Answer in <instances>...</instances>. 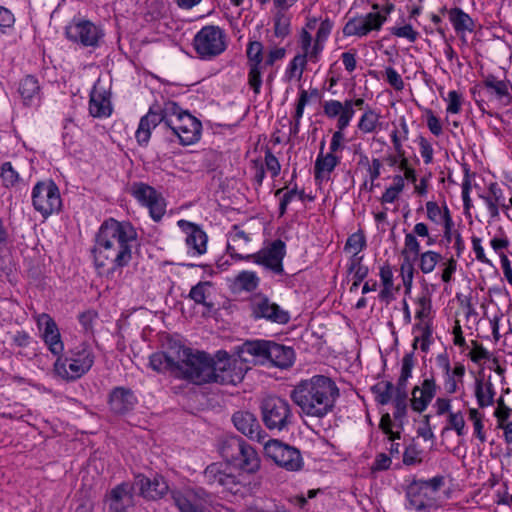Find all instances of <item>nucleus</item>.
Listing matches in <instances>:
<instances>
[{
  "label": "nucleus",
  "mask_w": 512,
  "mask_h": 512,
  "mask_svg": "<svg viewBox=\"0 0 512 512\" xmlns=\"http://www.w3.org/2000/svg\"><path fill=\"white\" fill-rule=\"evenodd\" d=\"M380 278L383 283V289L380 292V298L387 303L394 298L393 295V273L389 266H383L380 269Z\"/></svg>",
  "instance_id": "34"
},
{
  "label": "nucleus",
  "mask_w": 512,
  "mask_h": 512,
  "mask_svg": "<svg viewBox=\"0 0 512 512\" xmlns=\"http://www.w3.org/2000/svg\"><path fill=\"white\" fill-rule=\"evenodd\" d=\"M443 485V476H435L430 480H414L406 491L410 506L418 511L436 506L437 493Z\"/></svg>",
  "instance_id": "6"
},
{
  "label": "nucleus",
  "mask_w": 512,
  "mask_h": 512,
  "mask_svg": "<svg viewBox=\"0 0 512 512\" xmlns=\"http://www.w3.org/2000/svg\"><path fill=\"white\" fill-rule=\"evenodd\" d=\"M387 82L395 89L402 90L404 88V82L398 72L392 68L388 67L385 70Z\"/></svg>",
  "instance_id": "56"
},
{
  "label": "nucleus",
  "mask_w": 512,
  "mask_h": 512,
  "mask_svg": "<svg viewBox=\"0 0 512 512\" xmlns=\"http://www.w3.org/2000/svg\"><path fill=\"white\" fill-rule=\"evenodd\" d=\"M253 314L257 318H265L279 324H286L289 321V314L280 309L277 304L271 303L267 298H263L254 304Z\"/></svg>",
  "instance_id": "21"
},
{
  "label": "nucleus",
  "mask_w": 512,
  "mask_h": 512,
  "mask_svg": "<svg viewBox=\"0 0 512 512\" xmlns=\"http://www.w3.org/2000/svg\"><path fill=\"white\" fill-rule=\"evenodd\" d=\"M134 396L130 389L116 387L110 394L109 405L116 414H124L134 406Z\"/></svg>",
  "instance_id": "23"
},
{
  "label": "nucleus",
  "mask_w": 512,
  "mask_h": 512,
  "mask_svg": "<svg viewBox=\"0 0 512 512\" xmlns=\"http://www.w3.org/2000/svg\"><path fill=\"white\" fill-rule=\"evenodd\" d=\"M196 52L202 57H213L226 49L225 34L218 26H204L194 37Z\"/></svg>",
  "instance_id": "8"
},
{
  "label": "nucleus",
  "mask_w": 512,
  "mask_h": 512,
  "mask_svg": "<svg viewBox=\"0 0 512 512\" xmlns=\"http://www.w3.org/2000/svg\"><path fill=\"white\" fill-rule=\"evenodd\" d=\"M32 202L34 208L47 217L61 207L59 188L53 181L38 182L32 191Z\"/></svg>",
  "instance_id": "9"
},
{
  "label": "nucleus",
  "mask_w": 512,
  "mask_h": 512,
  "mask_svg": "<svg viewBox=\"0 0 512 512\" xmlns=\"http://www.w3.org/2000/svg\"><path fill=\"white\" fill-rule=\"evenodd\" d=\"M40 87L38 81L33 76H26L21 80L19 84V93L23 98L24 102L31 100L35 95L39 93Z\"/></svg>",
  "instance_id": "38"
},
{
  "label": "nucleus",
  "mask_w": 512,
  "mask_h": 512,
  "mask_svg": "<svg viewBox=\"0 0 512 512\" xmlns=\"http://www.w3.org/2000/svg\"><path fill=\"white\" fill-rule=\"evenodd\" d=\"M442 256L434 251H427L420 255V269L424 274L432 272Z\"/></svg>",
  "instance_id": "43"
},
{
  "label": "nucleus",
  "mask_w": 512,
  "mask_h": 512,
  "mask_svg": "<svg viewBox=\"0 0 512 512\" xmlns=\"http://www.w3.org/2000/svg\"><path fill=\"white\" fill-rule=\"evenodd\" d=\"M37 323L40 327L44 325L43 339L49 350L54 355H60L63 351V343L55 321L48 314L43 313L37 316Z\"/></svg>",
  "instance_id": "18"
},
{
  "label": "nucleus",
  "mask_w": 512,
  "mask_h": 512,
  "mask_svg": "<svg viewBox=\"0 0 512 512\" xmlns=\"http://www.w3.org/2000/svg\"><path fill=\"white\" fill-rule=\"evenodd\" d=\"M160 124L159 116L156 114L155 106L150 107L148 113L140 119L138 129L135 133L137 142L146 145L151 136V130Z\"/></svg>",
  "instance_id": "25"
},
{
  "label": "nucleus",
  "mask_w": 512,
  "mask_h": 512,
  "mask_svg": "<svg viewBox=\"0 0 512 512\" xmlns=\"http://www.w3.org/2000/svg\"><path fill=\"white\" fill-rule=\"evenodd\" d=\"M436 382L433 376L423 381L422 386L412 390L411 406L416 412L424 411L436 394Z\"/></svg>",
  "instance_id": "19"
},
{
  "label": "nucleus",
  "mask_w": 512,
  "mask_h": 512,
  "mask_svg": "<svg viewBox=\"0 0 512 512\" xmlns=\"http://www.w3.org/2000/svg\"><path fill=\"white\" fill-rule=\"evenodd\" d=\"M266 360L276 367L288 368L293 364L294 351L291 347L269 341L266 350Z\"/></svg>",
  "instance_id": "22"
},
{
  "label": "nucleus",
  "mask_w": 512,
  "mask_h": 512,
  "mask_svg": "<svg viewBox=\"0 0 512 512\" xmlns=\"http://www.w3.org/2000/svg\"><path fill=\"white\" fill-rule=\"evenodd\" d=\"M265 453L278 466L287 471H299L303 467L300 451L279 440H270L265 444Z\"/></svg>",
  "instance_id": "10"
},
{
  "label": "nucleus",
  "mask_w": 512,
  "mask_h": 512,
  "mask_svg": "<svg viewBox=\"0 0 512 512\" xmlns=\"http://www.w3.org/2000/svg\"><path fill=\"white\" fill-rule=\"evenodd\" d=\"M249 65L261 66L263 61V45L259 41H251L247 47Z\"/></svg>",
  "instance_id": "45"
},
{
  "label": "nucleus",
  "mask_w": 512,
  "mask_h": 512,
  "mask_svg": "<svg viewBox=\"0 0 512 512\" xmlns=\"http://www.w3.org/2000/svg\"><path fill=\"white\" fill-rule=\"evenodd\" d=\"M175 372L196 384L209 383L213 370L212 358L205 352L193 353L191 349L179 347L176 350Z\"/></svg>",
  "instance_id": "4"
},
{
  "label": "nucleus",
  "mask_w": 512,
  "mask_h": 512,
  "mask_svg": "<svg viewBox=\"0 0 512 512\" xmlns=\"http://www.w3.org/2000/svg\"><path fill=\"white\" fill-rule=\"evenodd\" d=\"M209 285L208 282H199L197 285L193 286L190 290L189 296L193 299L197 304H205V286Z\"/></svg>",
  "instance_id": "59"
},
{
  "label": "nucleus",
  "mask_w": 512,
  "mask_h": 512,
  "mask_svg": "<svg viewBox=\"0 0 512 512\" xmlns=\"http://www.w3.org/2000/svg\"><path fill=\"white\" fill-rule=\"evenodd\" d=\"M1 178L3 180V183L6 187L14 186L18 180L19 175L18 173L13 169L10 162H5L2 164L1 167Z\"/></svg>",
  "instance_id": "50"
},
{
  "label": "nucleus",
  "mask_w": 512,
  "mask_h": 512,
  "mask_svg": "<svg viewBox=\"0 0 512 512\" xmlns=\"http://www.w3.org/2000/svg\"><path fill=\"white\" fill-rule=\"evenodd\" d=\"M414 367V352L407 353L402 359L401 374L397 381L396 386L407 387V381L411 377L412 369Z\"/></svg>",
  "instance_id": "41"
},
{
  "label": "nucleus",
  "mask_w": 512,
  "mask_h": 512,
  "mask_svg": "<svg viewBox=\"0 0 512 512\" xmlns=\"http://www.w3.org/2000/svg\"><path fill=\"white\" fill-rule=\"evenodd\" d=\"M221 487L233 495L243 494L245 491V485L232 473H227Z\"/></svg>",
  "instance_id": "46"
},
{
  "label": "nucleus",
  "mask_w": 512,
  "mask_h": 512,
  "mask_svg": "<svg viewBox=\"0 0 512 512\" xmlns=\"http://www.w3.org/2000/svg\"><path fill=\"white\" fill-rule=\"evenodd\" d=\"M218 451L226 463L247 473H255L260 468V458L256 450L238 436H228L220 440Z\"/></svg>",
  "instance_id": "3"
},
{
  "label": "nucleus",
  "mask_w": 512,
  "mask_h": 512,
  "mask_svg": "<svg viewBox=\"0 0 512 512\" xmlns=\"http://www.w3.org/2000/svg\"><path fill=\"white\" fill-rule=\"evenodd\" d=\"M386 21V16L376 13H368L364 17H357L350 19L343 28L345 36H365L373 30H380L383 23Z\"/></svg>",
  "instance_id": "13"
},
{
  "label": "nucleus",
  "mask_w": 512,
  "mask_h": 512,
  "mask_svg": "<svg viewBox=\"0 0 512 512\" xmlns=\"http://www.w3.org/2000/svg\"><path fill=\"white\" fill-rule=\"evenodd\" d=\"M235 283L243 290L251 292L258 286V278L254 272L243 271L235 279Z\"/></svg>",
  "instance_id": "42"
},
{
  "label": "nucleus",
  "mask_w": 512,
  "mask_h": 512,
  "mask_svg": "<svg viewBox=\"0 0 512 512\" xmlns=\"http://www.w3.org/2000/svg\"><path fill=\"white\" fill-rule=\"evenodd\" d=\"M408 394L406 387L396 386L395 398H394V418L395 420H401L406 415Z\"/></svg>",
  "instance_id": "39"
},
{
  "label": "nucleus",
  "mask_w": 512,
  "mask_h": 512,
  "mask_svg": "<svg viewBox=\"0 0 512 512\" xmlns=\"http://www.w3.org/2000/svg\"><path fill=\"white\" fill-rule=\"evenodd\" d=\"M132 195L149 208V213L155 221L161 220L166 211L164 198L152 186L139 182L131 187Z\"/></svg>",
  "instance_id": "11"
},
{
  "label": "nucleus",
  "mask_w": 512,
  "mask_h": 512,
  "mask_svg": "<svg viewBox=\"0 0 512 512\" xmlns=\"http://www.w3.org/2000/svg\"><path fill=\"white\" fill-rule=\"evenodd\" d=\"M417 304L420 309L417 311L416 317L421 320L427 318L431 312V299L427 296H422L418 298Z\"/></svg>",
  "instance_id": "60"
},
{
  "label": "nucleus",
  "mask_w": 512,
  "mask_h": 512,
  "mask_svg": "<svg viewBox=\"0 0 512 512\" xmlns=\"http://www.w3.org/2000/svg\"><path fill=\"white\" fill-rule=\"evenodd\" d=\"M391 465V458L385 453H379L372 465L373 471L387 470Z\"/></svg>",
  "instance_id": "63"
},
{
  "label": "nucleus",
  "mask_w": 512,
  "mask_h": 512,
  "mask_svg": "<svg viewBox=\"0 0 512 512\" xmlns=\"http://www.w3.org/2000/svg\"><path fill=\"white\" fill-rule=\"evenodd\" d=\"M89 111L93 117L107 116L111 112L110 100L105 91H100L95 85L91 91Z\"/></svg>",
  "instance_id": "26"
},
{
  "label": "nucleus",
  "mask_w": 512,
  "mask_h": 512,
  "mask_svg": "<svg viewBox=\"0 0 512 512\" xmlns=\"http://www.w3.org/2000/svg\"><path fill=\"white\" fill-rule=\"evenodd\" d=\"M226 475L227 472L221 463H212L204 471V478L209 485L221 486Z\"/></svg>",
  "instance_id": "36"
},
{
  "label": "nucleus",
  "mask_w": 512,
  "mask_h": 512,
  "mask_svg": "<svg viewBox=\"0 0 512 512\" xmlns=\"http://www.w3.org/2000/svg\"><path fill=\"white\" fill-rule=\"evenodd\" d=\"M449 19L456 32L473 31L474 21L462 9L455 7L448 11Z\"/></svg>",
  "instance_id": "30"
},
{
  "label": "nucleus",
  "mask_w": 512,
  "mask_h": 512,
  "mask_svg": "<svg viewBox=\"0 0 512 512\" xmlns=\"http://www.w3.org/2000/svg\"><path fill=\"white\" fill-rule=\"evenodd\" d=\"M133 490H137L139 495L149 500L162 498L168 491V485L163 477H154L150 479L143 474H138L132 485Z\"/></svg>",
  "instance_id": "15"
},
{
  "label": "nucleus",
  "mask_w": 512,
  "mask_h": 512,
  "mask_svg": "<svg viewBox=\"0 0 512 512\" xmlns=\"http://www.w3.org/2000/svg\"><path fill=\"white\" fill-rule=\"evenodd\" d=\"M132 495L128 491L126 484H121L112 489L110 493V510H120L124 508V502L130 503Z\"/></svg>",
  "instance_id": "33"
},
{
  "label": "nucleus",
  "mask_w": 512,
  "mask_h": 512,
  "mask_svg": "<svg viewBox=\"0 0 512 512\" xmlns=\"http://www.w3.org/2000/svg\"><path fill=\"white\" fill-rule=\"evenodd\" d=\"M290 21L284 14L278 12L275 16L274 31L277 37H285L290 32Z\"/></svg>",
  "instance_id": "51"
},
{
  "label": "nucleus",
  "mask_w": 512,
  "mask_h": 512,
  "mask_svg": "<svg viewBox=\"0 0 512 512\" xmlns=\"http://www.w3.org/2000/svg\"><path fill=\"white\" fill-rule=\"evenodd\" d=\"M235 428L251 440L261 443L263 430L256 416L249 411H237L232 417Z\"/></svg>",
  "instance_id": "17"
},
{
  "label": "nucleus",
  "mask_w": 512,
  "mask_h": 512,
  "mask_svg": "<svg viewBox=\"0 0 512 512\" xmlns=\"http://www.w3.org/2000/svg\"><path fill=\"white\" fill-rule=\"evenodd\" d=\"M240 244H234L231 241L227 245V252L230 256L237 260L253 259L255 263L263 265L265 268L276 274L283 273L282 261L285 256V243L277 239L273 241L267 248L261 249L254 254L242 255L236 252V247Z\"/></svg>",
  "instance_id": "5"
},
{
  "label": "nucleus",
  "mask_w": 512,
  "mask_h": 512,
  "mask_svg": "<svg viewBox=\"0 0 512 512\" xmlns=\"http://www.w3.org/2000/svg\"><path fill=\"white\" fill-rule=\"evenodd\" d=\"M462 105V95L453 90L448 93V106L447 112L452 114H457L461 110Z\"/></svg>",
  "instance_id": "54"
},
{
  "label": "nucleus",
  "mask_w": 512,
  "mask_h": 512,
  "mask_svg": "<svg viewBox=\"0 0 512 512\" xmlns=\"http://www.w3.org/2000/svg\"><path fill=\"white\" fill-rule=\"evenodd\" d=\"M94 356L91 351L83 349L81 353L77 354L76 358L70 359L67 364L70 373L66 368V363L59 365L58 362L55 364V369L58 374L62 375L67 379H76L81 377L93 366Z\"/></svg>",
  "instance_id": "16"
},
{
  "label": "nucleus",
  "mask_w": 512,
  "mask_h": 512,
  "mask_svg": "<svg viewBox=\"0 0 512 512\" xmlns=\"http://www.w3.org/2000/svg\"><path fill=\"white\" fill-rule=\"evenodd\" d=\"M343 110L342 103L337 100L326 101L323 105L324 114L329 118L340 116Z\"/></svg>",
  "instance_id": "57"
},
{
  "label": "nucleus",
  "mask_w": 512,
  "mask_h": 512,
  "mask_svg": "<svg viewBox=\"0 0 512 512\" xmlns=\"http://www.w3.org/2000/svg\"><path fill=\"white\" fill-rule=\"evenodd\" d=\"M419 454L420 451L417 449L416 445H409L403 453V463L408 466L421 463L422 459L419 457Z\"/></svg>",
  "instance_id": "53"
},
{
  "label": "nucleus",
  "mask_w": 512,
  "mask_h": 512,
  "mask_svg": "<svg viewBox=\"0 0 512 512\" xmlns=\"http://www.w3.org/2000/svg\"><path fill=\"white\" fill-rule=\"evenodd\" d=\"M136 236L129 222L110 218L102 223L93 249L95 266L101 274H109L129 263L132 258L131 242Z\"/></svg>",
  "instance_id": "1"
},
{
  "label": "nucleus",
  "mask_w": 512,
  "mask_h": 512,
  "mask_svg": "<svg viewBox=\"0 0 512 512\" xmlns=\"http://www.w3.org/2000/svg\"><path fill=\"white\" fill-rule=\"evenodd\" d=\"M265 164L273 177L279 174L281 169L280 163L270 150H267L265 153Z\"/></svg>",
  "instance_id": "61"
},
{
  "label": "nucleus",
  "mask_w": 512,
  "mask_h": 512,
  "mask_svg": "<svg viewBox=\"0 0 512 512\" xmlns=\"http://www.w3.org/2000/svg\"><path fill=\"white\" fill-rule=\"evenodd\" d=\"M154 106L156 108V114L159 116L160 123L163 122L164 124L185 111L174 101H167L162 107L159 105Z\"/></svg>",
  "instance_id": "35"
},
{
  "label": "nucleus",
  "mask_w": 512,
  "mask_h": 512,
  "mask_svg": "<svg viewBox=\"0 0 512 512\" xmlns=\"http://www.w3.org/2000/svg\"><path fill=\"white\" fill-rule=\"evenodd\" d=\"M378 124L379 115L368 107L360 118L358 129L363 133H372L376 130Z\"/></svg>",
  "instance_id": "40"
},
{
  "label": "nucleus",
  "mask_w": 512,
  "mask_h": 512,
  "mask_svg": "<svg viewBox=\"0 0 512 512\" xmlns=\"http://www.w3.org/2000/svg\"><path fill=\"white\" fill-rule=\"evenodd\" d=\"M248 84L255 94L260 92L262 84L261 66L249 65Z\"/></svg>",
  "instance_id": "52"
},
{
  "label": "nucleus",
  "mask_w": 512,
  "mask_h": 512,
  "mask_svg": "<svg viewBox=\"0 0 512 512\" xmlns=\"http://www.w3.org/2000/svg\"><path fill=\"white\" fill-rule=\"evenodd\" d=\"M484 86L489 95L494 96L505 105H510L512 103V96L508 91L506 82L498 80L493 75H489L484 80Z\"/></svg>",
  "instance_id": "28"
},
{
  "label": "nucleus",
  "mask_w": 512,
  "mask_h": 512,
  "mask_svg": "<svg viewBox=\"0 0 512 512\" xmlns=\"http://www.w3.org/2000/svg\"><path fill=\"white\" fill-rule=\"evenodd\" d=\"M172 498L180 512H204L198 506L193 505L191 501L180 492H173Z\"/></svg>",
  "instance_id": "48"
},
{
  "label": "nucleus",
  "mask_w": 512,
  "mask_h": 512,
  "mask_svg": "<svg viewBox=\"0 0 512 512\" xmlns=\"http://www.w3.org/2000/svg\"><path fill=\"white\" fill-rule=\"evenodd\" d=\"M340 163V158L332 153H319L315 161V179L317 181H323L329 179V174L335 169Z\"/></svg>",
  "instance_id": "27"
},
{
  "label": "nucleus",
  "mask_w": 512,
  "mask_h": 512,
  "mask_svg": "<svg viewBox=\"0 0 512 512\" xmlns=\"http://www.w3.org/2000/svg\"><path fill=\"white\" fill-rule=\"evenodd\" d=\"M332 30V22L329 19H325L320 23V26L318 28V31L316 33V40L317 42H324Z\"/></svg>",
  "instance_id": "62"
},
{
  "label": "nucleus",
  "mask_w": 512,
  "mask_h": 512,
  "mask_svg": "<svg viewBox=\"0 0 512 512\" xmlns=\"http://www.w3.org/2000/svg\"><path fill=\"white\" fill-rule=\"evenodd\" d=\"M217 361L212 360L211 369L213 370L209 382L219 383L221 385H236L243 379L241 369L236 370L229 355L225 351L217 353Z\"/></svg>",
  "instance_id": "12"
},
{
  "label": "nucleus",
  "mask_w": 512,
  "mask_h": 512,
  "mask_svg": "<svg viewBox=\"0 0 512 512\" xmlns=\"http://www.w3.org/2000/svg\"><path fill=\"white\" fill-rule=\"evenodd\" d=\"M202 125L194 116L184 114V121L177 137L182 145H191L200 139Z\"/></svg>",
  "instance_id": "24"
},
{
  "label": "nucleus",
  "mask_w": 512,
  "mask_h": 512,
  "mask_svg": "<svg viewBox=\"0 0 512 512\" xmlns=\"http://www.w3.org/2000/svg\"><path fill=\"white\" fill-rule=\"evenodd\" d=\"M178 226L186 233L187 246L199 255L204 254L207 248L206 233L198 225L186 220H179Z\"/></svg>",
  "instance_id": "20"
},
{
  "label": "nucleus",
  "mask_w": 512,
  "mask_h": 512,
  "mask_svg": "<svg viewBox=\"0 0 512 512\" xmlns=\"http://www.w3.org/2000/svg\"><path fill=\"white\" fill-rule=\"evenodd\" d=\"M495 391L492 383L487 382L485 385L481 379H476L475 396L479 407L484 408L494 403Z\"/></svg>",
  "instance_id": "32"
},
{
  "label": "nucleus",
  "mask_w": 512,
  "mask_h": 512,
  "mask_svg": "<svg viewBox=\"0 0 512 512\" xmlns=\"http://www.w3.org/2000/svg\"><path fill=\"white\" fill-rule=\"evenodd\" d=\"M449 424L453 428L458 436L464 434L465 420L461 412L449 414Z\"/></svg>",
  "instance_id": "58"
},
{
  "label": "nucleus",
  "mask_w": 512,
  "mask_h": 512,
  "mask_svg": "<svg viewBox=\"0 0 512 512\" xmlns=\"http://www.w3.org/2000/svg\"><path fill=\"white\" fill-rule=\"evenodd\" d=\"M427 126L432 134L439 136L442 133V126L439 119L433 114L431 110L427 112Z\"/></svg>",
  "instance_id": "64"
},
{
  "label": "nucleus",
  "mask_w": 512,
  "mask_h": 512,
  "mask_svg": "<svg viewBox=\"0 0 512 512\" xmlns=\"http://www.w3.org/2000/svg\"><path fill=\"white\" fill-rule=\"evenodd\" d=\"M366 240L362 232L354 233L346 241L344 249L353 252V255L358 256V253L365 247Z\"/></svg>",
  "instance_id": "47"
},
{
  "label": "nucleus",
  "mask_w": 512,
  "mask_h": 512,
  "mask_svg": "<svg viewBox=\"0 0 512 512\" xmlns=\"http://www.w3.org/2000/svg\"><path fill=\"white\" fill-rule=\"evenodd\" d=\"M262 420L269 430H283L292 423L289 402L281 397L269 396L261 403Z\"/></svg>",
  "instance_id": "7"
},
{
  "label": "nucleus",
  "mask_w": 512,
  "mask_h": 512,
  "mask_svg": "<svg viewBox=\"0 0 512 512\" xmlns=\"http://www.w3.org/2000/svg\"><path fill=\"white\" fill-rule=\"evenodd\" d=\"M176 350L170 352L155 353L150 357V366L155 371H162L164 368H168L175 371Z\"/></svg>",
  "instance_id": "31"
},
{
  "label": "nucleus",
  "mask_w": 512,
  "mask_h": 512,
  "mask_svg": "<svg viewBox=\"0 0 512 512\" xmlns=\"http://www.w3.org/2000/svg\"><path fill=\"white\" fill-rule=\"evenodd\" d=\"M395 388L392 382L382 381L372 387V392L376 395V401L379 404L386 405L391 401Z\"/></svg>",
  "instance_id": "37"
},
{
  "label": "nucleus",
  "mask_w": 512,
  "mask_h": 512,
  "mask_svg": "<svg viewBox=\"0 0 512 512\" xmlns=\"http://www.w3.org/2000/svg\"><path fill=\"white\" fill-rule=\"evenodd\" d=\"M420 253V244L413 233H407L405 235V246L402 250L401 254L403 257L410 256L413 254V259H415Z\"/></svg>",
  "instance_id": "49"
},
{
  "label": "nucleus",
  "mask_w": 512,
  "mask_h": 512,
  "mask_svg": "<svg viewBox=\"0 0 512 512\" xmlns=\"http://www.w3.org/2000/svg\"><path fill=\"white\" fill-rule=\"evenodd\" d=\"M392 34L397 37L407 38L410 42H415L418 37V33L413 30L410 24L402 27H394L392 29Z\"/></svg>",
  "instance_id": "55"
},
{
  "label": "nucleus",
  "mask_w": 512,
  "mask_h": 512,
  "mask_svg": "<svg viewBox=\"0 0 512 512\" xmlns=\"http://www.w3.org/2000/svg\"><path fill=\"white\" fill-rule=\"evenodd\" d=\"M66 36L83 46H96L102 34L100 29L88 20L73 22L66 27Z\"/></svg>",
  "instance_id": "14"
},
{
  "label": "nucleus",
  "mask_w": 512,
  "mask_h": 512,
  "mask_svg": "<svg viewBox=\"0 0 512 512\" xmlns=\"http://www.w3.org/2000/svg\"><path fill=\"white\" fill-rule=\"evenodd\" d=\"M289 396L302 414L322 419L334 411L340 390L332 378L314 375L298 382Z\"/></svg>",
  "instance_id": "2"
},
{
  "label": "nucleus",
  "mask_w": 512,
  "mask_h": 512,
  "mask_svg": "<svg viewBox=\"0 0 512 512\" xmlns=\"http://www.w3.org/2000/svg\"><path fill=\"white\" fill-rule=\"evenodd\" d=\"M269 341L256 340L245 342L239 351V356L243 361L248 362L249 360L244 357V354H249L254 357V361L264 362L266 360V350L268 348Z\"/></svg>",
  "instance_id": "29"
},
{
  "label": "nucleus",
  "mask_w": 512,
  "mask_h": 512,
  "mask_svg": "<svg viewBox=\"0 0 512 512\" xmlns=\"http://www.w3.org/2000/svg\"><path fill=\"white\" fill-rule=\"evenodd\" d=\"M307 58L306 55H296L292 61L290 62L289 68L286 71V76L288 80H291L296 76L297 70H299L297 74V79L300 80L302 78L303 71L306 68Z\"/></svg>",
  "instance_id": "44"
}]
</instances>
